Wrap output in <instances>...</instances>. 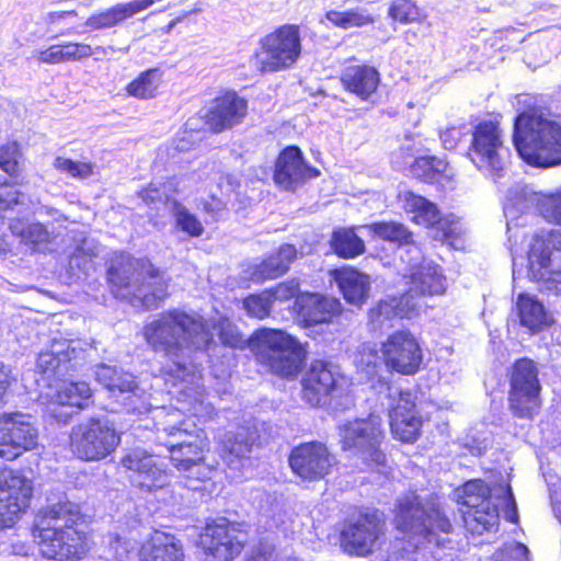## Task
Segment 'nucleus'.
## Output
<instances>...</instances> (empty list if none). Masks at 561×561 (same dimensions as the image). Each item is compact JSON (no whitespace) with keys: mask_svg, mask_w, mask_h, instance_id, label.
Masks as SVG:
<instances>
[{"mask_svg":"<svg viewBox=\"0 0 561 561\" xmlns=\"http://www.w3.org/2000/svg\"><path fill=\"white\" fill-rule=\"evenodd\" d=\"M211 329L217 331L222 344L242 346L240 332L228 319L221 318L217 323H209L197 313L180 309L159 313L144 327V337L156 353L163 354L170 362L168 374L193 383L198 373L193 353L205 350L213 342Z\"/></svg>","mask_w":561,"mask_h":561,"instance_id":"nucleus-1","label":"nucleus"},{"mask_svg":"<svg viewBox=\"0 0 561 561\" xmlns=\"http://www.w3.org/2000/svg\"><path fill=\"white\" fill-rule=\"evenodd\" d=\"M82 514L68 500L49 504L33 534L42 556L55 561H80L89 550L87 534L79 527Z\"/></svg>","mask_w":561,"mask_h":561,"instance_id":"nucleus-2","label":"nucleus"},{"mask_svg":"<svg viewBox=\"0 0 561 561\" xmlns=\"http://www.w3.org/2000/svg\"><path fill=\"white\" fill-rule=\"evenodd\" d=\"M397 528L404 535L387 561H416L415 550L423 543L440 546L438 533L451 531V523L437 497L422 499L410 494L400 500L396 515Z\"/></svg>","mask_w":561,"mask_h":561,"instance_id":"nucleus-3","label":"nucleus"},{"mask_svg":"<svg viewBox=\"0 0 561 561\" xmlns=\"http://www.w3.org/2000/svg\"><path fill=\"white\" fill-rule=\"evenodd\" d=\"M107 280L115 297L129 301L136 308H158L169 295L168 282L148 260L126 253L112 259Z\"/></svg>","mask_w":561,"mask_h":561,"instance_id":"nucleus-4","label":"nucleus"},{"mask_svg":"<svg viewBox=\"0 0 561 561\" xmlns=\"http://www.w3.org/2000/svg\"><path fill=\"white\" fill-rule=\"evenodd\" d=\"M514 144L529 164L548 168L561 163V125L549 113L520 114L515 121Z\"/></svg>","mask_w":561,"mask_h":561,"instance_id":"nucleus-5","label":"nucleus"},{"mask_svg":"<svg viewBox=\"0 0 561 561\" xmlns=\"http://www.w3.org/2000/svg\"><path fill=\"white\" fill-rule=\"evenodd\" d=\"M184 399H179L180 407L159 408L153 410V421L160 444L168 447L169 453L178 447H190L193 456L199 454V444L207 442L203 430L191 422L185 414L198 420L209 414V407L197 396L192 400L188 394L182 393Z\"/></svg>","mask_w":561,"mask_h":561,"instance_id":"nucleus-6","label":"nucleus"},{"mask_svg":"<svg viewBox=\"0 0 561 561\" xmlns=\"http://www.w3.org/2000/svg\"><path fill=\"white\" fill-rule=\"evenodd\" d=\"M249 346L261 364L282 377L296 376L306 358L300 342L282 330L259 329L250 337Z\"/></svg>","mask_w":561,"mask_h":561,"instance_id":"nucleus-7","label":"nucleus"},{"mask_svg":"<svg viewBox=\"0 0 561 561\" xmlns=\"http://www.w3.org/2000/svg\"><path fill=\"white\" fill-rule=\"evenodd\" d=\"M342 450L359 460L364 466L379 467L386 462L381 448L385 439V428L379 415L370 414L366 419H355L339 426Z\"/></svg>","mask_w":561,"mask_h":561,"instance_id":"nucleus-8","label":"nucleus"},{"mask_svg":"<svg viewBox=\"0 0 561 561\" xmlns=\"http://www.w3.org/2000/svg\"><path fill=\"white\" fill-rule=\"evenodd\" d=\"M529 247V277L540 290L561 293V230L536 233Z\"/></svg>","mask_w":561,"mask_h":561,"instance_id":"nucleus-9","label":"nucleus"},{"mask_svg":"<svg viewBox=\"0 0 561 561\" xmlns=\"http://www.w3.org/2000/svg\"><path fill=\"white\" fill-rule=\"evenodd\" d=\"M301 54L299 27L286 24L265 35L254 55V65L262 72L290 68Z\"/></svg>","mask_w":561,"mask_h":561,"instance_id":"nucleus-10","label":"nucleus"},{"mask_svg":"<svg viewBox=\"0 0 561 561\" xmlns=\"http://www.w3.org/2000/svg\"><path fill=\"white\" fill-rule=\"evenodd\" d=\"M541 383L536 363L529 358L515 362L510 376L508 405L519 419H531L541 408Z\"/></svg>","mask_w":561,"mask_h":561,"instance_id":"nucleus-11","label":"nucleus"},{"mask_svg":"<svg viewBox=\"0 0 561 561\" xmlns=\"http://www.w3.org/2000/svg\"><path fill=\"white\" fill-rule=\"evenodd\" d=\"M121 443L114 423L106 419H89L72 428L71 447L83 460L99 461L111 455Z\"/></svg>","mask_w":561,"mask_h":561,"instance_id":"nucleus-12","label":"nucleus"},{"mask_svg":"<svg viewBox=\"0 0 561 561\" xmlns=\"http://www.w3.org/2000/svg\"><path fill=\"white\" fill-rule=\"evenodd\" d=\"M468 156L478 169L483 170L492 179L504 176L510 151L503 145L497 125L481 123L476 127Z\"/></svg>","mask_w":561,"mask_h":561,"instance_id":"nucleus-13","label":"nucleus"},{"mask_svg":"<svg viewBox=\"0 0 561 561\" xmlns=\"http://www.w3.org/2000/svg\"><path fill=\"white\" fill-rule=\"evenodd\" d=\"M403 209L412 220L434 230L433 238L458 249L461 245L460 222L454 216L442 218L436 205L412 192L400 194Z\"/></svg>","mask_w":561,"mask_h":561,"instance_id":"nucleus-14","label":"nucleus"},{"mask_svg":"<svg viewBox=\"0 0 561 561\" xmlns=\"http://www.w3.org/2000/svg\"><path fill=\"white\" fill-rule=\"evenodd\" d=\"M38 432L31 416L22 413L0 415V458L14 460L37 446Z\"/></svg>","mask_w":561,"mask_h":561,"instance_id":"nucleus-15","label":"nucleus"},{"mask_svg":"<svg viewBox=\"0 0 561 561\" xmlns=\"http://www.w3.org/2000/svg\"><path fill=\"white\" fill-rule=\"evenodd\" d=\"M32 482L21 473L0 468V527H11L28 506Z\"/></svg>","mask_w":561,"mask_h":561,"instance_id":"nucleus-16","label":"nucleus"},{"mask_svg":"<svg viewBox=\"0 0 561 561\" xmlns=\"http://www.w3.org/2000/svg\"><path fill=\"white\" fill-rule=\"evenodd\" d=\"M383 364L401 375H414L421 367L423 353L415 336L409 331H397L382 343Z\"/></svg>","mask_w":561,"mask_h":561,"instance_id":"nucleus-17","label":"nucleus"},{"mask_svg":"<svg viewBox=\"0 0 561 561\" xmlns=\"http://www.w3.org/2000/svg\"><path fill=\"white\" fill-rule=\"evenodd\" d=\"M245 540L247 535L226 518L207 524L201 536L205 552L216 561H231L241 553Z\"/></svg>","mask_w":561,"mask_h":561,"instance_id":"nucleus-18","label":"nucleus"},{"mask_svg":"<svg viewBox=\"0 0 561 561\" xmlns=\"http://www.w3.org/2000/svg\"><path fill=\"white\" fill-rule=\"evenodd\" d=\"M335 457L323 443L310 442L295 447L289 465L295 474L306 481L324 479L335 466Z\"/></svg>","mask_w":561,"mask_h":561,"instance_id":"nucleus-19","label":"nucleus"},{"mask_svg":"<svg viewBox=\"0 0 561 561\" xmlns=\"http://www.w3.org/2000/svg\"><path fill=\"white\" fill-rule=\"evenodd\" d=\"M122 465L129 473L133 485L144 491L162 489L169 482L167 465L159 457L141 449H135L122 458Z\"/></svg>","mask_w":561,"mask_h":561,"instance_id":"nucleus-20","label":"nucleus"},{"mask_svg":"<svg viewBox=\"0 0 561 561\" xmlns=\"http://www.w3.org/2000/svg\"><path fill=\"white\" fill-rule=\"evenodd\" d=\"M389 391L390 428L394 438L413 443L420 435L422 419L415 410L414 398L409 391L387 387Z\"/></svg>","mask_w":561,"mask_h":561,"instance_id":"nucleus-21","label":"nucleus"},{"mask_svg":"<svg viewBox=\"0 0 561 561\" xmlns=\"http://www.w3.org/2000/svg\"><path fill=\"white\" fill-rule=\"evenodd\" d=\"M87 346L82 340H54L49 350L39 353L37 369L48 376L62 377L85 360Z\"/></svg>","mask_w":561,"mask_h":561,"instance_id":"nucleus-22","label":"nucleus"},{"mask_svg":"<svg viewBox=\"0 0 561 561\" xmlns=\"http://www.w3.org/2000/svg\"><path fill=\"white\" fill-rule=\"evenodd\" d=\"M419 260V254L414 261ZM410 274L408 289L402 296H410L411 300L417 301V312L423 307V298L426 296L442 295L446 290V277L439 265L431 261L422 260L413 263L409 260Z\"/></svg>","mask_w":561,"mask_h":561,"instance_id":"nucleus-23","label":"nucleus"},{"mask_svg":"<svg viewBox=\"0 0 561 561\" xmlns=\"http://www.w3.org/2000/svg\"><path fill=\"white\" fill-rule=\"evenodd\" d=\"M499 504H484L479 510H463L462 519L468 531L482 535L490 531L499 524V505L504 508V517L515 523L517 520V507L510 485L501 486L497 494Z\"/></svg>","mask_w":561,"mask_h":561,"instance_id":"nucleus-24","label":"nucleus"},{"mask_svg":"<svg viewBox=\"0 0 561 561\" xmlns=\"http://www.w3.org/2000/svg\"><path fill=\"white\" fill-rule=\"evenodd\" d=\"M340 378V373L332 363L313 360L302 379L304 399L313 407L324 403L336 389Z\"/></svg>","mask_w":561,"mask_h":561,"instance_id":"nucleus-25","label":"nucleus"},{"mask_svg":"<svg viewBox=\"0 0 561 561\" xmlns=\"http://www.w3.org/2000/svg\"><path fill=\"white\" fill-rule=\"evenodd\" d=\"M382 524L377 513L365 514L344 528L341 543L348 553L366 554L379 538Z\"/></svg>","mask_w":561,"mask_h":561,"instance_id":"nucleus-26","label":"nucleus"},{"mask_svg":"<svg viewBox=\"0 0 561 561\" xmlns=\"http://www.w3.org/2000/svg\"><path fill=\"white\" fill-rule=\"evenodd\" d=\"M318 175V170L304 163L301 152L297 147H288L277 159L274 180L285 190H293L301 180Z\"/></svg>","mask_w":561,"mask_h":561,"instance_id":"nucleus-27","label":"nucleus"},{"mask_svg":"<svg viewBox=\"0 0 561 561\" xmlns=\"http://www.w3.org/2000/svg\"><path fill=\"white\" fill-rule=\"evenodd\" d=\"M254 442L253 433L247 428H240L236 433L226 434L222 446V458L232 472H240L236 477L248 478L251 465L249 455Z\"/></svg>","mask_w":561,"mask_h":561,"instance_id":"nucleus-28","label":"nucleus"},{"mask_svg":"<svg viewBox=\"0 0 561 561\" xmlns=\"http://www.w3.org/2000/svg\"><path fill=\"white\" fill-rule=\"evenodd\" d=\"M247 114V101L234 92H227L215 100L207 114V123L215 131L239 124Z\"/></svg>","mask_w":561,"mask_h":561,"instance_id":"nucleus-29","label":"nucleus"},{"mask_svg":"<svg viewBox=\"0 0 561 561\" xmlns=\"http://www.w3.org/2000/svg\"><path fill=\"white\" fill-rule=\"evenodd\" d=\"M417 301L411 300L410 296L390 297L380 300L369 311V325L374 331H381L389 328L393 318H412L417 314Z\"/></svg>","mask_w":561,"mask_h":561,"instance_id":"nucleus-30","label":"nucleus"},{"mask_svg":"<svg viewBox=\"0 0 561 561\" xmlns=\"http://www.w3.org/2000/svg\"><path fill=\"white\" fill-rule=\"evenodd\" d=\"M296 257V248L293 244H283L275 253L268 255L260 264L250 267V279L255 283H262L266 279L280 277L287 273Z\"/></svg>","mask_w":561,"mask_h":561,"instance_id":"nucleus-31","label":"nucleus"},{"mask_svg":"<svg viewBox=\"0 0 561 561\" xmlns=\"http://www.w3.org/2000/svg\"><path fill=\"white\" fill-rule=\"evenodd\" d=\"M300 313L308 325L330 323L340 316L342 305L339 299L320 294L301 296Z\"/></svg>","mask_w":561,"mask_h":561,"instance_id":"nucleus-32","label":"nucleus"},{"mask_svg":"<svg viewBox=\"0 0 561 561\" xmlns=\"http://www.w3.org/2000/svg\"><path fill=\"white\" fill-rule=\"evenodd\" d=\"M183 549L174 536L156 531L141 547L140 561H183Z\"/></svg>","mask_w":561,"mask_h":561,"instance_id":"nucleus-33","label":"nucleus"},{"mask_svg":"<svg viewBox=\"0 0 561 561\" xmlns=\"http://www.w3.org/2000/svg\"><path fill=\"white\" fill-rule=\"evenodd\" d=\"M379 80V72L369 66H348L341 75L344 89L362 100H368L377 90Z\"/></svg>","mask_w":561,"mask_h":561,"instance_id":"nucleus-34","label":"nucleus"},{"mask_svg":"<svg viewBox=\"0 0 561 561\" xmlns=\"http://www.w3.org/2000/svg\"><path fill=\"white\" fill-rule=\"evenodd\" d=\"M335 280L347 302L360 306L366 301L370 289L368 275L350 267H343L335 271Z\"/></svg>","mask_w":561,"mask_h":561,"instance_id":"nucleus-35","label":"nucleus"},{"mask_svg":"<svg viewBox=\"0 0 561 561\" xmlns=\"http://www.w3.org/2000/svg\"><path fill=\"white\" fill-rule=\"evenodd\" d=\"M93 55L91 45L77 42H64L34 53V57L42 64L56 65L68 61H80Z\"/></svg>","mask_w":561,"mask_h":561,"instance_id":"nucleus-36","label":"nucleus"},{"mask_svg":"<svg viewBox=\"0 0 561 561\" xmlns=\"http://www.w3.org/2000/svg\"><path fill=\"white\" fill-rule=\"evenodd\" d=\"M206 447L207 442L199 444V454L196 457L191 455L190 447H178L170 453V459L173 466L179 471L184 472L187 478L202 481L208 479L211 472L210 468L203 465Z\"/></svg>","mask_w":561,"mask_h":561,"instance_id":"nucleus-37","label":"nucleus"},{"mask_svg":"<svg viewBox=\"0 0 561 561\" xmlns=\"http://www.w3.org/2000/svg\"><path fill=\"white\" fill-rule=\"evenodd\" d=\"M516 309L520 324L531 332L540 331L550 322L543 305L531 295L520 294L517 297Z\"/></svg>","mask_w":561,"mask_h":561,"instance_id":"nucleus-38","label":"nucleus"},{"mask_svg":"<svg viewBox=\"0 0 561 561\" xmlns=\"http://www.w3.org/2000/svg\"><path fill=\"white\" fill-rule=\"evenodd\" d=\"M456 497L461 514L463 510H479L484 504H495L491 490L481 480H472L465 483L456 490Z\"/></svg>","mask_w":561,"mask_h":561,"instance_id":"nucleus-39","label":"nucleus"},{"mask_svg":"<svg viewBox=\"0 0 561 561\" xmlns=\"http://www.w3.org/2000/svg\"><path fill=\"white\" fill-rule=\"evenodd\" d=\"M9 228L13 236L18 237L22 243L31 247L33 250H41L51 241V234L47 228L39 222H28L22 219H13Z\"/></svg>","mask_w":561,"mask_h":561,"instance_id":"nucleus-40","label":"nucleus"},{"mask_svg":"<svg viewBox=\"0 0 561 561\" xmlns=\"http://www.w3.org/2000/svg\"><path fill=\"white\" fill-rule=\"evenodd\" d=\"M365 228L382 240L409 247L408 253H421L419 247L413 243L412 232L403 224L396 221L376 222Z\"/></svg>","mask_w":561,"mask_h":561,"instance_id":"nucleus-41","label":"nucleus"},{"mask_svg":"<svg viewBox=\"0 0 561 561\" xmlns=\"http://www.w3.org/2000/svg\"><path fill=\"white\" fill-rule=\"evenodd\" d=\"M92 401V390L84 381L64 382L56 393V403L82 410Z\"/></svg>","mask_w":561,"mask_h":561,"instance_id":"nucleus-42","label":"nucleus"},{"mask_svg":"<svg viewBox=\"0 0 561 561\" xmlns=\"http://www.w3.org/2000/svg\"><path fill=\"white\" fill-rule=\"evenodd\" d=\"M331 247L339 256L344 259H353L365 251L364 241L353 229L334 231L331 238Z\"/></svg>","mask_w":561,"mask_h":561,"instance_id":"nucleus-43","label":"nucleus"},{"mask_svg":"<svg viewBox=\"0 0 561 561\" xmlns=\"http://www.w3.org/2000/svg\"><path fill=\"white\" fill-rule=\"evenodd\" d=\"M325 19L344 30L362 27L375 22V18L364 8H353L346 11L330 10L325 13Z\"/></svg>","mask_w":561,"mask_h":561,"instance_id":"nucleus-44","label":"nucleus"},{"mask_svg":"<svg viewBox=\"0 0 561 561\" xmlns=\"http://www.w3.org/2000/svg\"><path fill=\"white\" fill-rule=\"evenodd\" d=\"M160 82L161 72L158 69H149L127 85V92L138 99H150L156 95Z\"/></svg>","mask_w":561,"mask_h":561,"instance_id":"nucleus-45","label":"nucleus"},{"mask_svg":"<svg viewBox=\"0 0 561 561\" xmlns=\"http://www.w3.org/2000/svg\"><path fill=\"white\" fill-rule=\"evenodd\" d=\"M118 401L131 413L142 414L151 412L153 414V410L157 409L152 408V403L149 401V394H147L144 389L139 388L135 380L133 381V386L127 389L126 393L122 396Z\"/></svg>","mask_w":561,"mask_h":561,"instance_id":"nucleus-46","label":"nucleus"},{"mask_svg":"<svg viewBox=\"0 0 561 561\" xmlns=\"http://www.w3.org/2000/svg\"><path fill=\"white\" fill-rule=\"evenodd\" d=\"M354 362L358 369H362L367 375H374L376 368L383 363V358L382 354H379L376 344L364 343L358 347Z\"/></svg>","mask_w":561,"mask_h":561,"instance_id":"nucleus-47","label":"nucleus"},{"mask_svg":"<svg viewBox=\"0 0 561 561\" xmlns=\"http://www.w3.org/2000/svg\"><path fill=\"white\" fill-rule=\"evenodd\" d=\"M54 168L73 179L85 180L93 174L94 164L88 161H75L65 157H57L53 162Z\"/></svg>","mask_w":561,"mask_h":561,"instance_id":"nucleus-48","label":"nucleus"},{"mask_svg":"<svg viewBox=\"0 0 561 561\" xmlns=\"http://www.w3.org/2000/svg\"><path fill=\"white\" fill-rule=\"evenodd\" d=\"M176 226L191 237H199L204 232L202 222L185 206L175 203L173 207Z\"/></svg>","mask_w":561,"mask_h":561,"instance_id":"nucleus-49","label":"nucleus"},{"mask_svg":"<svg viewBox=\"0 0 561 561\" xmlns=\"http://www.w3.org/2000/svg\"><path fill=\"white\" fill-rule=\"evenodd\" d=\"M388 15L403 24L412 23L419 21L420 9L413 0H392Z\"/></svg>","mask_w":561,"mask_h":561,"instance_id":"nucleus-50","label":"nucleus"},{"mask_svg":"<svg viewBox=\"0 0 561 561\" xmlns=\"http://www.w3.org/2000/svg\"><path fill=\"white\" fill-rule=\"evenodd\" d=\"M270 291H262L257 295H250L243 300V307L250 317L264 319L270 314L272 308Z\"/></svg>","mask_w":561,"mask_h":561,"instance_id":"nucleus-51","label":"nucleus"},{"mask_svg":"<svg viewBox=\"0 0 561 561\" xmlns=\"http://www.w3.org/2000/svg\"><path fill=\"white\" fill-rule=\"evenodd\" d=\"M538 208L546 220L561 225V192L540 197Z\"/></svg>","mask_w":561,"mask_h":561,"instance_id":"nucleus-52","label":"nucleus"},{"mask_svg":"<svg viewBox=\"0 0 561 561\" xmlns=\"http://www.w3.org/2000/svg\"><path fill=\"white\" fill-rule=\"evenodd\" d=\"M21 159L20 148L16 142H9L0 147V169L10 175L19 171Z\"/></svg>","mask_w":561,"mask_h":561,"instance_id":"nucleus-53","label":"nucleus"},{"mask_svg":"<svg viewBox=\"0 0 561 561\" xmlns=\"http://www.w3.org/2000/svg\"><path fill=\"white\" fill-rule=\"evenodd\" d=\"M528 548L519 542L503 546L494 554V561H529Z\"/></svg>","mask_w":561,"mask_h":561,"instance_id":"nucleus-54","label":"nucleus"},{"mask_svg":"<svg viewBox=\"0 0 561 561\" xmlns=\"http://www.w3.org/2000/svg\"><path fill=\"white\" fill-rule=\"evenodd\" d=\"M271 294L272 302H285L299 295V283L296 279H289L283 283H279L277 286L266 289Z\"/></svg>","mask_w":561,"mask_h":561,"instance_id":"nucleus-55","label":"nucleus"},{"mask_svg":"<svg viewBox=\"0 0 561 561\" xmlns=\"http://www.w3.org/2000/svg\"><path fill=\"white\" fill-rule=\"evenodd\" d=\"M100 252V245L92 239L84 238L80 245L77 247L70 263L80 266L79 260L81 256L92 259L98 256Z\"/></svg>","mask_w":561,"mask_h":561,"instance_id":"nucleus-56","label":"nucleus"},{"mask_svg":"<svg viewBox=\"0 0 561 561\" xmlns=\"http://www.w3.org/2000/svg\"><path fill=\"white\" fill-rule=\"evenodd\" d=\"M197 206L214 219L221 217L226 210V203L214 195L201 199Z\"/></svg>","mask_w":561,"mask_h":561,"instance_id":"nucleus-57","label":"nucleus"},{"mask_svg":"<svg viewBox=\"0 0 561 561\" xmlns=\"http://www.w3.org/2000/svg\"><path fill=\"white\" fill-rule=\"evenodd\" d=\"M15 382V377L9 366L0 364V407L7 403L10 388Z\"/></svg>","mask_w":561,"mask_h":561,"instance_id":"nucleus-58","label":"nucleus"},{"mask_svg":"<svg viewBox=\"0 0 561 561\" xmlns=\"http://www.w3.org/2000/svg\"><path fill=\"white\" fill-rule=\"evenodd\" d=\"M134 377L126 373H115V378L113 380V388H107L113 396L117 399H121L124 396L130 386H133Z\"/></svg>","mask_w":561,"mask_h":561,"instance_id":"nucleus-59","label":"nucleus"},{"mask_svg":"<svg viewBox=\"0 0 561 561\" xmlns=\"http://www.w3.org/2000/svg\"><path fill=\"white\" fill-rule=\"evenodd\" d=\"M116 368L101 364L96 366L95 368V378L96 380L102 383L105 388H113V380L115 378Z\"/></svg>","mask_w":561,"mask_h":561,"instance_id":"nucleus-60","label":"nucleus"},{"mask_svg":"<svg viewBox=\"0 0 561 561\" xmlns=\"http://www.w3.org/2000/svg\"><path fill=\"white\" fill-rule=\"evenodd\" d=\"M139 196L147 204H151L157 201H162L167 197V193L164 190H161L156 184L151 183L146 190L139 193Z\"/></svg>","mask_w":561,"mask_h":561,"instance_id":"nucleus-61","label":"nucleus"},{"mask_svg":"<svg viewBox=\"0 0 561 561\" xmlns=\"http://www.w3.org/2000/svg\"><path fill=\"white\" fill-rule=\"evenodd\" d=\"M433 162H435V157L417 158L414 163V171L417 172L421 170L426 179L435 180V178H433Z\"/></svg>","mask_w":561,"mask_h":561,"instance_id":"nucleus-62","label":"nucleus"},{"mask_svg":"<svg viewBox=\"0 0 561 561\" xmlns=\"http://www.w3.org/2000/svg\"><path fill=\"white\" fill-rule=\"evenodd\" d=\"M460 135L461 133L459 129L455 127L447 128L445 131L440 134V140L443 142V146L448 150L454 149L460 138Z\"/></svg>","mask_w":561,"mask_h":561,"instance_id":"nucleus-63","label":"nucleus"},{"mask_svg":"<svg viewBox=\"0 0 561 561\" xmlns=\"http://www.w3.org/2000/svg\"><path fill=\"white\" fill-rule=\"evenodd\" d=\"M69 16H77V11L70 10V11H53L47 13L46 21L51 24L59 23L61 20L69 18Z\"/></svg>","mask_w":561,"mask_h":561,"instance_id":"nucleus-64","label":"nucleus"}]
</instances>
